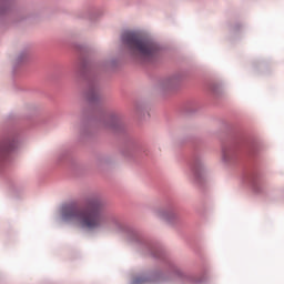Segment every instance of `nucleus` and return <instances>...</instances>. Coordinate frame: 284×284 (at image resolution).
<instances>
[{
	"label": "nucleus",
	"instance_id": "obj_1",
	"mask_svg": "<svg viewBox=\"0 0 284 284\" xmlns=\"http://www.w3.org/2000/svg\"><path fill=\"white\" fill-rule=\"evenodd\" d=\"M61 216L67 223H74L89 232H97L118 223L116 217L108 214L105 202L99 197L87 200L82 207L77 204H65L61 209Z\"/></svg>",
	"mask_w": 284,
	"mask_h": 284
},
{
	"label": "nucleus",
	"instance_id": "obj_2",
	"mask_svg": "<svg viewBox=\"0 0 284 284\" xmlns=\"http://www.w3.org/2000/svg\"><path fill=\"white\" fill-rule=\"evenodd\" d=\"M122 42L130 50L133 57L150 61L156 54V47L151 41H148L134 32H124L122 34Z\"/></svg>",
	"mask_w": 284,
	"mask_h": 284
},
{
	"label": "nucleus",
	"instance_id": "obj_3",
	"mask_svg": "<svg viewBox=\"0 0 284 284\" xmlns=\"http://www.w3.org/2000/svg\"><path fill=\"white\" fill-rule=\"evenodd\" d=\"M14 150V143L13 142H6L0 145V159H3L8 154V152H12Z\"/></svg>",
	"mask_w": 284,
	"mask_h": 284
},
{
	"label": "nucleus",
	"instance_id": "obj_4",
	"mask_svg": "<svg viewBox=\"0 0 284 284\" xmlns=\"http://www.w3.org/2000/svg\"><path fill=\"white\" fill-rule=\"evenodd\" d=\"M222 156L224 161H230L234 156V151L232 149H223Z\"/></svg>",
	"mask_w": 284,
	"mask_h": 284
},
{
	"label": "nucleus",
	"instance_id": "obj_5",
	"mask_svg": "<svg viewBox=\"0 0 284 284\" xmlns=\"http://www.w3.org/2000/svg\"><path fill=\"white\" fill-rule=\"evenodd\" d=\"M88 99L89 101H97V99H99V91L97 89H91Z\"/></svg>",
	"mask_w": 284,
	"mask_h": 284
},
{
	"label": "nucleus",
	"instance_id": "obj_6",
	"mask_svg": "<svg viewBox=\"0 0 284 284\" xmlns=\"http://www.w3.org/2000/svg\"><path fill=\"white\" fill-rule=\"evenodd\" d=\"M194 172H195L196 179H199V176H201V166H195Z\"/></svg>",
	"mask_w": 284,
	"mask_h": 284
}]
</instances>
